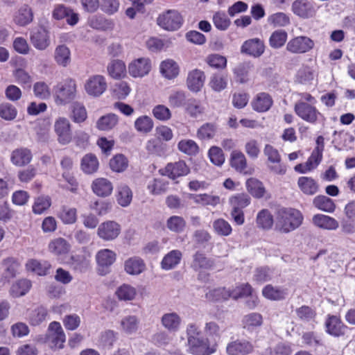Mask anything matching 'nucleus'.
Returning <instances> with one entry per match:
<instances>
[{"instance_id":"obj_1","label":"nucleus","mask_w":355,"mask_h":355,"mask_svg":"<svg viewBox=\"0 0 355 355\" xmlns=\"http://www.w3.org/2000/svg\"><path fill=\"white\" fill-rule=\"evenodd\" d=\"M189 352L193 355H211L216 352L217 345L202 336L200 327L189 323L187 327Z\"/></svg>"},{"instance_id":"obj_2","label":"nucleus","mask_w":355,"mask_h":355,"mask_svg":"<svg viewBox=\"0 0 355 355\" xmlns=\"http://www.w3.org/2000/svg\"><path fill=\"white\" fill-rule=\"evenodd\" d=\"M303 219V215L296 209L280 208L276 213L275 229L281 233H289L298 228Z\"/></svg>"},{"instance_id":"obj_3","label":"nucleus","mask_w":355,"mask_h":355,"mask_svg":"<svg viewBox=\"0 0 355 355\" xmlns=\"http://www.w3.org/2000/svg\"><path fill=\"white\" fill-rule=\"evenodd\" d=\"M37 341L42 343H48L49 347L53 351L60 350L64 347L66 342L65 333L59 322H51L48 327L44 335H40Z\"/></svg>"},{"instance_id":"obj_4","label":"nucleus","mask_w":355,"mask_h":355,"mask_svg":"<svg viewBox=\"0 0 355 355\" xmlns=\"http://www.w3.org/2000/svg\"><path fill=\"white\" fill-rule=\"evenodd\" d=\"M294 112L303 121L311 124H316L324 120V115L315 105L303 101H297L294 105Z\"/></svg>"},{"instance_id":"obj_5","label":"nucleus","mask_w":355,"mask_h":355,"mask_svg":"<svg viewBox=\"0 0 355 355\" xmlns=\"http://www.w3.org/2000/svg\"><path fill=\"white\" fill-rule=\"evenodd\" d=\"M76 84L71 78H67L58 83L55 88V102L58 105H65L76 97Z\"/></svg>"},{"instance_id":"obj_6","label":"nucleus","mask_w":355,"mask_h":355,"mask_svg":"<svg viewBox=\"0 0 355 355\" xmlns=\"http://www.w3.org/2000/svg\"><path fill=\"white\" fill-rule=\"evenodd\" d=\"M157 24L164 30L174 31L178 30L183 24L181 14L175 10H168L160 15L157 19Z\"/></svg>"},{"instance_id":"obj_7","label":"nucleus","mask_w":355,"mask_h":355,"mask_svg":"<svg viewBox=\"0 0 355 355\" xmlns=\"http://www.w3.org/2000/svg\"><path fill=\"white\" fill-rule=\"evenodd\" d=\"M324 326L325 332L335 338L344 336L349 329L340 316L331 314L327 315Z\"/></svg>"},{"instance_id":"obj_8","label":"nucleus","mask_w":355,"mask_h":355,"mask_svg":"<svg viewBox=\"0 0 355 355\" xmlns=\"http://www.w3.org/2000/svg\"><path fill=\"white\" fill-rule=\"evenodd\" d=\"M121 227L114 220H107L101 223L97 230V235L105 241L116 239L121 234Z\"/></svg>"},{"instance_id":"obj_9","label":"nucleus","mask_w":355,"mask_h":355,"mask_svg":"<svg viewBox=\"0 0 355 355\" xmlns=\"http://www.w3.org/2000/svg\"><path fill=\"white\" fill-rule=\"evenodd\" d=\"M159 173L171 180H175L178 178L188 175L190 173V168L184 161L179 160L175 162L168 163L164 168L159 170Z\"/></svg>"},{"instance_id":"obj_10","label":"nucleus","mask_w":355,"mask_h":355,"mask_svg":"<svg viewBox=\"0 0 355 355\" xmlns=\"http://www.w3.org/2000/svg\"><path fill=\"white\" fill-rule=\"evenodd\" d=\"M30 40L36 49L44 51L51 44L50 32L44 26H40L31 32Z\"/></svg>"},{"instance_id":"obj_11","label":"nucleus","mask_w":355,"mask_h":355,"mask_svg":"<svg viewBox=\"0 0 355 355\" xmlns=\"http://www.w3.org/2000/svg\"><path fill=\"white\" fill-rule=\"evenodd\" d=\"M314 46L313 41L306 36H299L291 39L286 45V50L292 53H304Z\"/></svg>"},{"instance_id":"obj_12","label":"nucleus","mask_w":355,"mask_h":355,"mask_svg":"<svg viewBox=\"0 0 355 355\" xmlns=\"http://www.w3.org/2000/svg\"><path fill=\"white\" fill-rule=\"evenodd\" d=\"M151 70V61L149 58H140L134 60L128 65V73L134 78H142Z\"/></svg>"},{"instance_id":"obj_13","label":"nucleus","mask_w":355,"mask_h":355,"mask_svg":"<svg viewBox=\"0 0 355 355\" xmlns=\"http://www.w3.org/2000/svg\"><path fill=\"white\" fill-rule=\"evenodd\" d=\"M87 93L95 97L100 96L107 89V83L104 76L94 75L86 81L85 85Z\"/></svg>"},{"instance_id":"obj_14","label":"nucleus","mask_w":355,"mask_h":355,"mask_svg":"<svg viewBox=\"0 0 355 355\" xmlns=\"http://www.w3.org/2000/svg\"><path fill=\"white\" fill-rule=\"evenodd\" d=\"M291 10L295 15L303 19L311 18L316 12L314 3L311 0H295Z\"/></svg>"},{"instance_id":"obj_15","label":"nucleus","mask_w":355,"mask_h":355,"mask_svg":"<svg viewBox=\"0 0 355 355\" xmlns=\"http://www.w3.org/2000/svg\"><path fill=\"white\" fill-rule=\"evenodd\" d=\"M254 345L246 339H237L227 344L228 355H248L254 352Z\"/></svg>"},{"instance_id":"obj_16","label":"nucleus","mask_w":355,"mask_h":355,"mask_svg":"<svg viewBox=\"0 0 355 355\" xmlns=\"http://www.w3.org/2000/svg\"><path fill=\"white\" fill-rule=\"evenodd\" d=\"M264 155L268 157L270 162L277 165L270 166L269 168L273 173L278 175H284L286 172V166L280 164L281 156L278 150L270 144H266L263 150Z\"/></svg>"},{"instance_id":"obj_17","label":"nucleus","mask_w":355,"mask_h":355,"mask_svg":"<svg viewBox=\"0 0 355 355\" xmlns=\"http://www.w3.org/2000/svg\"><path fill=\"white\" fill-rule=\"evenodd\" d=\"M54 127L58 142L62 145L70 143L72 140V135L69 120L65 118H59L55 121Z\"/></svg>"},{"instance_id":"obj_18","label":"nucleus","mask_w":355,"mask_h":355,"mask_svg":"<svg viewBox=\"0 0 355 355\" xmlns=\"http://www.w3.org/2000/svg\"><path fill=\"white\" fill-rule=\"evenodd\" d=\"M265 50V45L259 38L250 39L245 41L241 46V52L254 58L261 56Z\"/></svg>"},{"instance_id":"obj_19","label":"nucleus","mask_w":355,"mask_h":355,"mask_svg":"<svg viewBox=\"0 0 355 355\" xmlns=\"http://www.w3.org/2000/svg\"><path fill=\"white\" fill-rule=\"evenodd\" d=\"M33 11L27 4L21 6L13 15L14 22L19 26H26L33 20Z\"/></svg>"},{"instance_id":"obj_20","label":"nucleus","mask_w":355,"mask_h":355,"mask_svg":"<svg viewBox=\"0 0 355 355\" xmlns=\"http://www.w3.org/2000/svg\"><path fill=\"white\" fill-rule=\"evenodd\" d=\"M273 104L271 96L266 92L257 94L252 100V109L257 112H266L270 109Z\"/></svg>"},{"instance_id":"obj_21","label":"nucleus","mask_w":355,"mask_h":355,"mask_svg":"<svg viewBox=\"0 0 355 355\" xmlns=\"http://www.w3.org/2000/svg\"><path fill=\"white\" fill-rule=\"evenodd\" d=\"M205 80V75L204 72L196 69L189 73L187 78V85L190 91L198 92L204 85Z\"/></svg>"},{"instance_id":"obj_22","label":"nucleus","mask_w":355,"mask_h":355,"mask_svg":"<svg viewBox=\"0 0 355 355\" xmlns=\"http://www.w3.org/2000/svg\"><path fill=\"white\" fill-rule=\"evenodd\" d=\"M70 249L71 245L63 238H56L49 243V251L56 256L58 260L60 259V257L67 254Z\"/></svg>"},{"instance_id":"obj_23","label":"nucleus","mask_w":355,"mask_h":355,"mask_svg":"<svg viewBox=\"0 0 355 355\" xmlns=\"http://www.w3.org/2000/svg\"><path fill=\"white\" fill-rule=\"evenodd\" d=\"M214 260L207 257L206 254L201 251H197L193 255V261L191 267L195 271H198L200 269L211 270L214 268Z\"/></svg>"},{"instance_id":"obj_24","label":"nucleus","mask_w":355,"mask_h":355,"mask_svg":"<svg viewBox=\"0 0 355 355\" xmlns=\"http://www.w3.org/2000/svg\"><path fill=\"white\" fill-rule=\"evenodd\" d=\"M312 223L315 226L327 230H336L339 227L338 222L334 218L322 214H315Z\"/></svg>"},{"instance_id":"obj_25","label":"nucleus","mask_w":355,"mask_h":355,"mask_svg":"<svg viewBox=\"0 0 355 355\" xmlns=\"http://www.w3.org/2000/svg\"><path fill=\"white\" fill-rule=\"evenodd\" d=\"M262 295L270 300L280 301L286 299L288 295V290L280 286L267 284L262 289Z\"/></svg>"},{"instance_id":"obj_26","label":"nucleus","mask_w":355,"mask_h":355,"mask_svg":"<svg viewBox=\"0 0 355 355\" xmlns=\"http://www.w3.org/2000/svg\"><path fill=\"white\" fill-rule=\"evenodd\" d=\"M93 192L98 196L107 197L111 195L113 186L106 178H101L94 180L92 184Z\"/></svg>"},{"instance_id":"obj_27","label":"nucleus","mask_w":355,"mask_h":355,"mask_svg":"<svg viewBox=\"0 0 355 355\" xmlns=\"http://www.w3.org/2000/svg\"><path fill=\"white\" fill-rule=\"evenodd\" d=\"M297 185L300 191L307 196H313L319 191L318 183L311 177H300L297 180Z\"/></svg>"},{"instance_id":"obj_28","label":"nucleus","mask_w":355,"mask_h":355,"mask_svg":"<svg viewBox=\"0 0 355 355\" xmlns=\"http://www.w3.org/2000/svg\"><path fill=\"white\" fill-rule=\"evenodd\" d=\"M146 269L144 261L139 257H132L128 259L124 263L125 271L132 275H137Z\"/></svg>"},{"instance_id":"obj_29","label":"nucleus","mask_w":355,"mask_h":355,"mask_svg":"<svg viewBox=\"0 0 355 355\" xmlns=\"http://www.w3.org/2000/svg\"><path fill=\"white\" fill-rule=\"evenodd\" d=\"M31 159L32 153L29 149L26 148H20L14 150L12 152L10 157L12 163L18 166H22L29 164Z\"/></svg>"},{"instance_id":"obj_30","label":"nucleus","mask_w":355,"mask_h":355,"mask_svg":"<svg viewBox=\"0 0 355 355\" xmlns=\"http://www.w3.org/2000/svg\"><path fill=\"white\" fill-rule=\"evenodd\" d=\"M182 257V252L178 250H173L168 252L161 261V267L163 270H169L175 268L180 263Z\"/></svg>"},{"instance_id":"obj_31","label":"nucleus","mask_w":355,"mask_h":355,"mask_svg":"<svg viewBox=\"0 0 355 355\" xmlns=\"http://www.w3.org/2000/svg\"><path fill=\"white\" fill-rule=\"evenodd\" d=\"M97 263L100 270L104 271L109 268L116 260V254L109 249L101 250L96 256Z\"/></svg>"},{"instance_id":"obj_32","label":"nucleus","mask_w":355,"mask_h":355,"mask_svg":"<svg viewBox=\"0 0 355 355\" xmlns=\"http://www.w3.org/2000/svg\"><path fill=\"white\" fill-rule=\"evenodd\" d=\"M26 268L28 271L33 272L40 276H44L49 273L51 265L47 261H38L32 259L27 261Z\"/></svg>"},{"instance_id":"obj_33","label":"nucleus","mask_w":355,"mask_h":355,"mask_svg":"<svg viewBox=\"0 0 355 355\" xmlns=\"http://www.w3.org/2000/svg\"><path fill=\"white\" fill-rule=\"evenodd\" d=\"M245 186L247 191L254 198L260 199L263 198L266 192L263 182L257 178H249L245 182Z\"/></svg>"},{"instance_id":"obj_34","label":"nucleus","mask_w":355,"mask_h":355,"mask_svg":"<svg viewBox=\"0 0 355 355\" xmlns=\"http://www.w3.org/2000/svg\"><path fill=\"white\" fill-rule=\"evenodd\" d=\"M257 226L263 230H270L274 224V218L270 210L263 209L259 211L256 217Z\"/></svg>"},{"instance_id":"obj_35","label":"nucleus","mask_w":355,"mask_h":355,"mask_svg":"<svg viewBox=\"0 0 355 355\" xmlns=\"http://www.w3.org/2000/svg\"><path fill=\"white\" fill-rule=\"evenodd\" d=\"M181 321L180 315L175 312L164 313L161 318V322L164 327L169 331L173 332L179 329Z\"/></svg>"},{"instance_id":"obj_36","label":"nucleus","mask_w":355,"mask_h":355,"mask_svg":"<svg viewBox=\"0 0 355 355\" xmlns=\"http://www.w3.org/2000/svg\"><path fill=\"white\" fill-rule=\"evenodd\" d=\"M99 163L96 156L87 153L81 159L80 168L86 174H93L97 171Z\"/></svg>"},{"instance_id":"obj_37","label":"nucleus","mask_w":355,"mask_h":355,"mask_svg":"<svg viewBox=\"0 0 355 355\" xmlns=\"http://www.w3.org/2000/svg\"><path fill=\"white\" fill-rule=\"evenodd\" d=\"M54 59L56 63L62 67H67L71 62V51L64 44L58 45L54 53Z\"/></svg>"},{"instance_id":"obj_38","label":"nucleus","mask_w":355,"mask_h":355,"mask_svg":"<svg viewBox=\"0 0 355 355\" xmlns=\"http://www.w3.org/2000/svg\"><path fill=\"white\" fill-rule=\"evenodd\" d=\"M313 205L317 209L327 213H333L336 209V204L334 201L323 195H319L314 198Z\"/></svg>"},{"instance_id":"obj_39","label":"nucleus","mask_w":355,"mask_h":355,"mask_svg":"<svg viewBox=\"0 0 355 355\" xmlns=\"http://www.w3.org/2000/svg\"><path fill=\"white\" fill-rule=\"evenodd\" d=\"M89 26L96 30L107 31L113 28L114 24L111 20L105 19L102 15H95L88 19Z\"/></svg>"},{"instance_id":"obj_40","label":"nucleus","mask_w":355,"mask_h":355,"mask_svg":"<svg viewBox=\"0 0 355 355\" xmlns=\"http://www.w3.org/2000/svg\"><path fill=\"white\" fill-rule=\"evenodd\" d=\"M116 198L119 205L121 207H126L132 202V191L128 185L121 184L117 188Z\"/></svg>"},{"instance_id":"obj_41","label":"nucleus","mask_w":355,"mask_h":355,"mask_svg":"<svg viewBox=\"0 0 355 355\" xmlns=\"http://www.w3.org/2000/svg\"><path fill=\"white\" fill-rule=\"evenodd\" d=\"M3 266L4 268V277L7 279L15 278L20 268V263L14 257H8L3 261Z\"/></svg>"},{"instance_id":"obj_42","label":"nucleus","mask_w":355,"mask_h":355,"mask_svg":"<svg viewBox=\"0 0 355 355\" xmlns=\"http://www.w3.org/2000/svg\"><path fill=\"white\" fill-rule=\"evenodd\" d=\"M230 166L237 172L246 173L247 161L244 154L239 150H233L230 155Z\"/></svg>"},{"instance_id":"obj_43","label":"nucleus","mask_w":355,"mask_h":355,"mask_svg":"<svg viewBox=\"0 0 355 355\" xmlns=\"http://www.w3.org/2000/svg\"><path fill=\"white\" fill-rule=\"evenodd\" d=\"M160 72L167 79H173L179 73V67L173 60L162 61L160 64Z\"/></svg>"},{"instance_id":"obj_44","label":"nucleus","mask_w":355,"mask_h":355,"mask_svg":"<svg viewBox=\"0 0 355 355\" xmlns=\"http://www.w3.org/2000/svg\"><path fill=\"white\" fill-rule=\"evenodd\" d=\"M67 263L75 271L85 272L89 266V261L83 254L71 255Z\"/></svg>"},{"instance_id":"obj_45","label":"nucleus","mask_w":355,"mask_h":355,"mask_svg":"<svg viewBox=\"0 0 355 355\" xmlns=\"http://www.w3.org/2000/svg\"><path fill=\"white\" fill-rule=\"evenodd\" d=\"M139 320L135 315H128L121 320L122 330L128 335L135 334L139 327Z\"/></svg>"},{"instance_id":"obj_46","label":"nucleus","mask_w":355,"mask_h":355,"mask_svg":"<svg viewBox=\"0 0 355 355\" xmlns=\"http://www.w3.org/2000/svg\"><path fill=\"white\" fill-rule=\"evenodd\" d=\"M31 282L26 279H21L14 283L10 288V294L14 297L26 295L31 288Z\"/></svg>"},{"instance_id":"obj_47","label":"nucleus","mask_w":355,"mask_h":355,"mask_svg":"<svg viewBox=\"0 0 355 355\" xmlns=\"http://www.w3.org/2000/svg\"><path fill=\"white\" fill-rule=\"evenodd\" d=\"M293 352L291 344L288 342H280L274 348L268 347L263 352V355H291Z\"/></svg>"},{"instance_id":"obj_48","label":"nucleus","mask_w":355,"mask_h":355,"mask_svg":"<svg viewBox=\"0 0 355 355\" xmlns=\"http://www.w3.org/2000/svg\"><path fill=\"white\" fill-rule=\"evenodd\" d=\"M48 316L47 309L40 306L33 310L28 315V322L31 326H38L46 320Z\"/></svg>"},{"instance_id":"obj_49","label":"nucleus","mask_w":355,"mask_h":355,"mask_svg":"<svg viewBox=\"0 0 355 355\" xmlns=\"http://www.w3.org/2000/svg\"><path fill=\"white\" fill-rule=\"evenodd\" d=\"M205 297L209 301L218 302L227 300L231 297L230 290L225 287L214 288L205 294Z\"/></svg>"},{"instance_id":"obj_50","label":"nucleus","mask_w":355,"mask_h":355,"mask_svg":"<svg viewBox=\"0 0 355 355\" xmlns=\"http://www.w3.org/2000/svg\"><path fill=\"white\" fill-rule=\"evenodd\" d=\"M217 132V125L213 123H205L197 131V137L201 140L213 139Z\"/></svg>"},{"instance_id":"obj_51","label":"nucleus","mask_w":355,"mask_h":355,"mask_svg":"<svg viewBox=\"0 0 355 355\" xmlns=\"http://www.w3.org/2000/svg\"><path fill=\"white\" fill-rule=\"evenodd\" d=\"M288 37V34L286 31L279 29L275 31L269 38V44L272 49H279L282 47Z\"/></svg>"},{"instance_id":"obj_52","label":"nucleus","mask_w":355,"mask_h":355,"mask_svg":"<svg viewBox=\"0 0 355 355\" xmlns=\"http://www.w3.org/2000/svg\"><path fill=\"white\" fill-rule=\"evenodd\" d=\"M116 114L110 113L101 116L96 123V127L101 130H107L113 128L118 123Z\"/></svg>"},{"instance_id":"obj_53","label":"nucleus","mask_w":355,"mask_h":355,"mask_svg":"<svg viewBox=\"0 0 355 355\" xmlns=\"http://www.w3.org/2000/svg\"><path fill=\"white\" fill-rule=\"evenodd\" d=\"M107 71L112 78L119 79L125 71V65L121 60H114L108 64Z\"/></svg>"},{"instance_id":"obj_54","label":"nucleus","mask_w":355,"mask_h":355,"mask_svg":"<svg viewBox=\"0 0 355 355\" xmlns=\"http://www.w3.org/2000/svg\"><path fill=\"white\" fill-rule=\"evenodd\" d=\"M272 270L268 266L257 268L254 272L253 280L262 284L272 279Z\"/></svg>"},{"instance_id":"obj_55","label":"nucleus","mask_w":355,"mask_h":355,"mask_svg":"<svg viewBox=\"0 0 355 355\" xmlns=\"http://www.w3.org/2000/svg\"><path fill=\"white\" fill-rule=\"evenodd\" d=\"M195 202L202 205H211L215 207L220 202V198L218 196H211L207 193L192 194L191 195Z\"/></svg>"},{"instance_id":"obj_56","label":"nucleus","mask_w":355,"mask_h":355,"mask_svg":"<svg viewBox=\"0 0 355 355\" xmlns=\"http://www.w3.org/2000/svg\"><path fill=\"white\" fill-rule=\"evenodd\" d=\"M167 228L173 232L181 233L186 227V221L179 216H172L166 220Z\"/></svg>"},{"instance_id":"obj_57","label":"nucleus","mask_w":355,"mask_h":355,"mask_svg":"<svg viewBox=\"0 0 355 355\" xmlns=\"http://www.w3.org/2000/svg\"><path fill=\"white\" fill-rule=\"evenodd\" d=\"M128 161L122 154L116 155L110 161V167L114 172L121 173L128 168Z\"/></svg>"},{"instance_id":"obj_58","label":"nucleus","mask_w":355,"mask_h":355,"mask_svg":"<svg viewBox=\"0 0 355 355\" xmlns=\"http://www.w3.org/2000/svg\"><path fill=\"white\" fill-rule=\"evenodd\" d=\"M178 148L180 151L189 155H195L199 150V147L196 142L191 139H182L180 141L178 144Z\"/></svg>"},{"instance_id":"obj_59","label":"nucleus","mask_w":355,"mask_h":355,"mask_svg":"<svg viewBox=\"0 0 355 355\" xmlns=\"http://www.w3.org/2000/svg\"><path fill=\"white\" fill-rule=\"evenodd\" d=\"M302 343L309 347L316 348L322 346L321 338L314 331L304 332L302 336Z\"/></svg>"},{"instance_id":"obj_60","label":"nucleus","mask_w":355,"mask_h":355,"mask_svg":"<svg viewBox=\"0 0 355 355\" xmlns=\"http://www.w3.org/2000/svg\"><path fill=\"white\" fill-rule=\"evenodd\" d=\"M135 128L138 132L148 133L150 132L153 128V121L152 119L148 116H141L135 120Z\"/></svg>"},{"instance_id":"obj_61","label":"nucleus","mask_w":355,"mask_h":355,"mask_svg":"<svg viewBox=\"0 0 355 355\" xmlns=\"http://www.w3.org/2000/svg\"><path fill=\"white\" fill-rule=\"evenodd\" d=\"M17 114L16 107L10 103H2L0 104V117L6 121L15 119Z\"/></svg>"},{"instance_id":"obj_62","label":"nucleus","mask_w":355,"mask_h":355,"mask_svg":"<svg viewBox=\"0 0 355 355\" xmlns=\"http://www.w3.org/2000/svg\"><path fill=\"white\" fill-rule=\"evenodd\" d=\"M184 107L186 112L192 117H197L203 112L200 101L193 98L187 99Z\"/></svg>"},{"instance_id":"obj_63","label":"nucleus","mask_w":355,"mask_h":355,"mask_svg":"<svg viewBox=\"0 0 355 355\" xmlns=\"http://www.w3.org/2000/svg\"><path fill=\"white\" fill-rule=\"evenodd\" d=\"M59 217L64 224H73L77 220V210L76 208L63 207L59 214Z\"/></svg>"},{"instance_id":"obj_64","label":"nucleus","mask_w":355,"mask_h":355,"mask_svg":"<svg viewBox=\"0 0 355 355\" xmlns=\"http://www.w3.org/2000/svg\"><path fill=\"white\" fill-rule=\"evenodd\" d=\"M230 201L233 208L243 209L250 204L251 198L247 193H241L232 197Z\"/></svg>"}]
</instances>
